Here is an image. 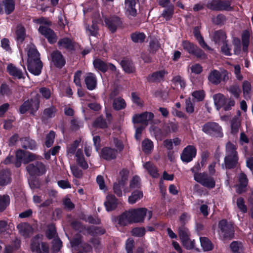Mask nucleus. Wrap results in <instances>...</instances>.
I'll return each instance as SVG.
<instances>
[{
    "label": "nucleus",
    "instance_id": "1",
    "mask_svg": "<svg viewBox=\"0 0 253 253\" xmlns=\"http://www.w3.org/2000/svg\"><path fill=\"white\" fill-rule=\"evenodd\" d=\"M226 156L224 159L226 168L231 169L235 166L238 161L236 148L234 144L229 142L226 144Z\"/></svg>",
    "mask_w": 253,
    "mask_h": 253
},
{
    "label": "nucleus",
    "instance_id": "2",
    "mask_svg": "<svg viewBox=\"0 0 253 253\" xmlns=\"http://www.w3.org/2000/svg\"><path fill=\"white\" fill-rule=\"evenodd\" d=\"M128 212L132 223L143 222L144 217L147 215V214L149 220L152 216V211H148L147 209L144 208L131 209L129 210Z\"/></svg>",
    "mask_w": 253,
    "mask_h": 253
},
{
    "label": "nucleus",
    "instance_id": "3",
    "mask_svg": "<svg viewBox=\"0 0 253 253\" xmlns=\"http://www.w3.org/2000/svg\"><path fill=\"white\" fill-rule=\"evenodd\" d=\"M213 99L217 110L223 107L225 111L229 110L235 105V101L233 100L226 99L221 93L214 94L213 96Z\"/></svg>",
    "mask_w": 253,
    "mask_h": 253
},
{
    "label": "nucleus",
    "instance_id": "4",
    "mask_svg": "<svg viewBox=\"0 0 253 253\" xmlns=\"http://www.w3.org/2000/svg\"><path fill=\"white\" fill-rule=\"evenodd\" d=\"M30 249L35 253H48L49 247L48 245L42 241L39 236L34 237L31 242Z\"/></svg>",
    "mask_w": 253,
    "mask_h": 253
},
{
    "label": "nucleus",
    "instance_id": "5",
    "mask_svg": "<svg viewBox=\"0 0 253 253\" xmlns=\"http://www.w3.org/2000/svg\"><path fill=\"white\" fill-rule=\"evenodd\" d=\"M202 130L206 134L216 137L222 136V128L216 123L208 122L202 127Z\"/></svg>",
    "mask_w": 253,
    "mask_h": 253
},
{
    "label": "nucleus",
    "instance_id": "6",
    "mask_svg": "<svg viewBox=\"0 0 253 253\" xmlns=\"http://www.w3.org/2000/svg\"><path fill=\"white\" fill-rule=\"evenodd\" d=\"M228 72L225 70L219 72L216 70L211 71L209 76L208 80L210 83L214 84H219L221 81H226L228 80Z\"/></svg>",
    "mask_w": 253,
    "mask_h": 253
},
{
    "label": "nucleus",
    "instance_id": "7",
    "mask_svg": "<svg viewBox=\"0 0 253 253\" xmlns=\"http://www.w3.org/2000/svg\"><path fill=\"white\" fill-rule=\"evenodd\" d=\"M195 180L209 189H212L215 187V181L214 178L209 176L207 173H205L203 174H198L195 177Z\"/></svg>",
    "mask_w": 253,
    "mask_h": 253
},
{
    "label": "nucleus",
    "instance_id": "8",
    "mask_svg": "<svg viewBox=\"0 0 253 253\" xmlns=\"http://www.w3.org/2000/svg\"><path fill=\"white\" fill-rule=\"evenodd\" d=\"M183 48L189 53L193 54L197 57L205 58L206 54L198 47L188 41H185L182 42Z\"/></svg>",
    "mask_w": 253,
    "mask_h": 253
},
{
    "label": "nucleus",
    "instance_id": "9",
    "mask_svg": "<svg viewBox=\"0 0 253 253\" xmlns=\"http://www.w3.org/2000/svg\"><path fill=\"white\" fill-rule=\"evenodd\" d=\"M27 170L31 175H42L46 171L45 166L41 162H37L35 165L33 164L29 165L27 167Z\"/></svg>",
    "mask_w": 253,
    "mask_h": 253
},
{
    "label": "nucleus",
    "instance_id": "10",
    "mask_svg": "<svg viewBox=\"0 0 253 253\" xmlns=\"http://www.w3.org/2000/svg\"><path fill=\"white\" fill-rule=\"evenodd\" d=\"M154 118V114L150 112H144L140 114H136L132 118V122L134 124L141 123L145 126L147 125L149 121H151Z\"/></svg>",
    "mask_w": 253,
    "mask_h": 253
},
{
    "label": "nucleus",
    "instance_id": "11",
    "mask_svg": "<svg viewBox=\"0 0 253 253\" xmlns=\"http://www.w3.org/2000/svg\"><path fill=\"white\" fill-rule=\"evenodd\" d=\"M196 155V149L195 147L192 145H188L185 147L181 155V160L186 163L191 162Z\"/></svg>",
    "mask_w": 253,
    "mask_h": 253
},
{
    "label": "nucleus",
    "instance_id": "12",
    "mask_svg": "<svg viewBox=\"0 0 253 253\" xmlns=\"http://www.w3.org/2000/svg\"><path fill=\"white\" fill-rule=\"evenodd\" d=\"M218 227L225 237L232 238L233 237V226L231 224H228L226 220H221L219 222Z\"/></svg>",
    "mask_w": 253,
    "mask_h": 253
},
{
    "label": "nucleus",
    "instance_id": "13",
    "mask_svg": "<svg viewBox=\"0 0 253 253\" xmlns=\"http://www.w3.org/2000/svg\"><path fill=\"white\" fill-rule=\"evenodd\" d=\"M39 32L47 39L48 42L54 43L56 42L57 37L54 31L46 26L41 25L39 28Z\"/></svg>",
    "mask_w": 253,
    "mask_h": 253
},
{
    "label": "nucleus",
    "instance_id": "14",
    "mask_svg": "<svg viewBox=\"0 0 253 253\" xmlns=\"http://www.w3.org/2000/svg\"><path fill=\"white\" fill-rule=\"evenodd\" d=\"M19 233L24 238H28L33 233V229L28 223H20L17 226Z\"/></svg>",
    "mask_w": 253,
    "mask_h": 253
},
{
    "label": "nucleus",
    "instance_id": "15",
    "mask_svg": "<svg viewBox=\"0 0 253 253\" xmlns=\"http://www.w3.org/2000/svg\"><path fill=\"white\" fill-rule=\"evenodd\" d=\"M51 60L52 63L57 67L61 68L65 64V60L62 56L61 53L56 50L51 54Z\"/></svg>",
    "mask_w": 253,
    "mask_h": 253
},
{
    "label": "nucleus",
    "instance_id": "16",
    "mask_svg": "<svg viewBox=\"0 0 253 253\" xmlns=\"http://www.w3.org/2000/svg\"><path fill=\"white\" fill-rule=\"evenodd\" d=\"M27 49L28 63L41 61L39 57V53L36 49L35 45L33 44L29 45Z\"/></svg>",
    "mask_w": 253,
    "mask_h": 253
},
{
    "label": "nucleus",
    "instance_id": "17",
    "mask_svg": "<svg viewBox=\"0 0 253 253\" xmlns=\"http://www.w3.org/2000/svg\"><path fill=\"white\" fill-rule=\"evenodd\" d=\"M238 180L239 184L236 186V192L238 193H241L246 191L248 180L247 175L242 172L239 175Z\"/></svg>",
    "mask_w": 253,
    "mask_h": 253
},
{
    "label": "nucleus",
    "instance_id": "18",
    "mask_svg": "<svg viewBox=\"0 0 253 253\" xmlns=\"http://www.w3.org/2000/svg\"><path fill=\"white\" fill-rule=\"evenodd\" d=\"M4 6L5 12L7 14H10L14 9V3L13 0H0V14L3 13Z\"/></svg>",
    "mask_w": 253,
    "mask_h": 253
},
{
    "label": "nucleus",
    "instance_id": "19",
    "mask_svg": "<svg viewBox=\"0 0 253 253\" xmlns=\"http://www.w3.org/2000/svg\"><path fill=\"white\" fill-rule=\"evenodd\" d=\"M117 199L114 195L109 194L106 196V200L104 203V205L108 211L115 209L117 206Z\"/></svg>",
    "mask_w": 253,
    "mask_h": 253
},
{
    "label": "nucleus",
    "instance_id": "20",
    "mask_svg": "<svg viewBox=\"0 0 253 253\" xmlns=\"http://www.w3.org/2000/svg\"><path fill=\"white\" fill-rule=\"evenodd\" d=\"M126 178H124L119 181L118 183H115L113 186V190L114 193L119 197L123 195L122 189H123L125 193L128 192L129 191L125 188L126 185Z\"/></svg>",
    "mask_w": 253,
    "mask_h": 253
},
{
    "label": "nucleus",
    "instance_id": "21",
    "mask_svg": "<svg viewBox=\"0 0 253 253\" xmlns=\"http://www.w3.org/2000/svg\"><path fill=\"white\" fill-rule=\"evenodd\" d=\"M104 21L109 29L112 32H115L117 27L120 26L121 23L120 19L118 17L105 18Z\"/></svg>",
    "mask_w": 253,
    "mask_h": 253
},
{
    "label": "nucleus",
    "instance_id": "22",
    "mask_svg": "<svg viewBox=\"0 0 253 253\" xmlns=\"http://www.w3.org/2000/svg\"><path fill=\"white\" fill-rule=\"evenodd\" d=\"M42 65L41 61L28 63V69L30 73L39 75L41 72Z\"/></svg>",
    "mask_w": 253,
    "mask_h": 253
},
{
    "label": "nucleus",
    "instance_id": "23",
    "mask_svg": "<svg viewBox=\"0 0 253 253\" xmlns=\"http://www.w3.org/2000/svg\"><path fill=\"white\" fill-rule=\"evenodd\" d=\"M117 151L109 147H105L102 149L100 156L106 160H110L116 158Z\"/></svg>",
    "mask_w": 253,
    "mask_h": 253
},
{
    "label": "nucleus",
    "instance_id": "24",
    "mask_svg": "<svg viewBox=\"0 0 253 253\" xmlns=\"http://www.w3.org/2000/svg\"><path fill=\"white\" fill-rule=\"evenodd\" d=\"M7 71L9 74L15 78L22 79L24 78V75L26 73L24 69V72L13 66L12 64L8 65L7 67Z\"/></svg>",
    "mask_w": 253,
    "mask_h": 253
},
{
    "label": "nucleus",
    "instance_id": "25",
    "mask_svg": "<svg viewBox=\"0 0 253 253\" xmlns=\"http://www.w3.org/2000/svg\"><path fill=\"white\" fill-rule=\"evenodd\" d=\"M58 45L60 49L73 50L75 47V42L69 38H64L59 40Z\"/></svg>",
    "mask_w": 253,
    "mask_h": 253
},
{
    "label": "nucleus",
    "instance_id": "26",
    "mask_svg": "<svg viewBox=\"0 0 253 253\" xmlns=\"http://www.w3.org/2000/svg\"><path fill=\"white\" fill-rule=\"evenodd\" d=\"M135 0H126L125 2V9L126 13L128 15L134 16L136 15L135 9Z\"/></svg>",
    "mask_w": 253,
    "mask_h": 253
},
{
    "label": "nucleus",
    "instance_id": "27",
    "mask_svg": "<svg viewBox=\"0 0 253 253\" xmlns=\"http://www.w3.org/2000/svg\"><path fill=\"white\" fill-rule=\"evenodd\" d=\"M84 81L86 87L89 90H93L96 87L97 80L93 74L91 73H88L84 79Z\"/></svg>",
    "mask_w": 253,
    "mask_h": 253
},
{
    "label": "nucleus",
    "instance_id": "28",
    "mask_svg": "<svg viewBox=\"0 0 253 253\" xmlns=\"http://www.w3.org/2000/svg\"><path fill=\"white\" fill-rule=\"evenodd\" d=\"M167 74V73L164 70L156 72L150 75L147 79L151 82H160L164 80V77Z\"/></svg>",
    "mask_w": 253,
    "mask_h": 253
},
{
    "label": "nucleus",
    "instance_id": "29",
    "mask_svg": "<svg viewBox=\"0 0 253 253\" xmlns=\"http://www.w3.org/2000/svg\"><path fill=\"white\" fill-rule=\"evenodd\" d=\"M174 88L178 90H183L185 87V82L183 78L179 76L174 77L172 80Z\"/></svg>",
    "mask_w": 253,
    "mask_h": 253
},
{
    "label": "nucleus",
    "instance_id": "30",
    "mask_svg": "<svg viewBox=\"0 0 253 253\" xmlns=\"http://www.w3.org/2000/svg\"><path fill=\"white\" fill-rule=\"evenodd\" d=\"M116 221L120 225L125 226L128 224L132 223L128 211H126L118 216Z\"/></svg>",
    "mask_w": 253,
    "mask_h": 253
},
{
    "label": "nucleus",
    "instance_id": "31",
    "mask_svg": "<svg viewBox=\"0 0 253 253\" xmlns=\"http://www.w3.org/2000/svg\"><path fill=\"white\" fill-rule=\"evenodd\" d=\"M143 196V192L140 190L134 191L128 197V202L130 204H134L142 198Z\"/></svg>",
    "mask_w": 253,
    "mask_h": 253
},
{
    "label": "nucleus",
    "instance_id": "32",
    "mask_svg": "<svg viewBox=\"0 0 253 253\" xmlns=\"http://www.w3.org/2000/svg\"><path fill=\"white\" fill-rule=\"evenodd\" d=\"M121 64L123 70L126 73H132L135 71L133 63L128 60H123L121 62Z\"/></svg>",
    "mask_w": 253,
    "mask_h": 253
},
{
    "label": "nucleus",
    "instance_id": "33",
    "mask_svg": "<svg viewBox=\"0 0 253 253\" xmlns=\"http://www.w3.org/2000/svg\"><path fill=\"white\" fill-rule=\"evenodd\" d=\"M56 112L57 110L55 106L51 105L44 109L42 117L46 119L53 118L55 116Z\"/></svg>",
    "mask_w": 253,
    "mask_h": 253
},
{
    "label": "nucleus",
    "instance_id": "34",
    "mask_svg": "<svg viewBox=\"0 0 253 253\" xmlns=\"http://www.w3.org/2000/svg\"><path fill=\"white\" fill-rule=\"evenodd\" d=\"M76 157L77 158V162L82 168L86 169L88 168V164L84 160L83 151L82 150L79 149L76 153Z\"/></svg>",
    "mask_w": 253,
    "mask_h": 253
},
{
    "label": "nucleus",
    "instance_id": "35",
    "mask_svg": "<svg viewBox=\"0 0 253 253\" xmlns=\"http://www.w3.org/2000/svg\"><path fill=\"white\" fill-rule=\"evenodd\" d=\"M226 39V36L224 32L222 31H218L214 33L213 39L215 43H225Z\"/></svg>",
    "mask_w": 253,
    "mask_h": 253
},
{
    "label": "nucleus",
    "instance_id": "36",
    "mask_svg": "<svg viewBox=\"0 0 253 253\" xmlns=\"http://www.w3.org/2000/svg\"><path fill=\"white\" fill-rule=\"evenodd\" d=\"M168 5L169 6L163 10L161 14V17H163L166 21L170 20L174 13L173 5L172 4Z\"/></svg>",
    "mask_w": 253,
    "mask_h": 253
},
{
    "label": "nucleus",
    "instance_id": "37",
    "mask_svg": "<svg viewBox=\"0 0 253 253\" xmlns=\"http://www.w3.org/2000/svg\"><path fill=\"white\" fill-rule=\"evenodd\" d=\"M10 182V173L7 170L0 172V185L4 186Z\"/></svg>",
    "mask_w": 253,
    "mask_h": 253
},
{
    "label": "nucleus",
    "instance_id": "38",
    "mask_svg": "<svg viewBox=\"0 0 253 253\" xmlns=\"http://www.w3.org/2000/svg\"><path fill=\"white\" fill-rule=\"evenodd\" d=\"M154 145L153 142L149 139H145L142 142V148L145 153H150L153 150Z\"/></svg>",
    "mask_w": 253,
    "mask_h": 253
},
{
    "label": "nucleus",
    "instance_id": "39",
    "mask_svg": "<svg viewBox=\"0 0 253 253\" xmlns=\"http://www.w3.org/2000/svg\"><path fill=\"white\" fill-rule=\"evenodd\" d=\"M230 248L232 253H243V247L240 242H232L230 245Z\"/></svg>",
    "mask_w": 253,
    "mask_h": 253
},
{
    "label": "nucleus",
    "instance_id": "40",
    "mask_svg": "<svg viewBox=\"0 0 253 253\" xmlns=\"http://www.w3.org/2000/svg\"><path fill=\"white\" fill-rule=\"evenodd\" d=\"M144 168L146 169L150 174L153 177H158L159 174L155 167L151 163L148 162L144 165Z\"/></svg>",
    "mask_w": 253,
    "mask_h": 253
},
{
    "label": "nucleus",
    "instance_id": "41",
    "mask_svg": "<svg viewBox=\"0 0 253 253\" xmlns=\"http://www.w3.org/2000/svg\"><path fill=\"white\" fill-rule=\"evenodd\" d=\"M113 106L114 109L120 110L124 109L126 107V103L123 98L118 97L114 100Z\"/></svg>",
    "mask_w": 253,
    "mask_h": 253
},
{
    "label": "nucleus",
    "instance_id": "42",
    "mask_svg": "<svg viewBox=\"0 0 253 253\" xmlns=\"http://www.w3.org/2000/svg\"><path fill=\"white\" fill-rule=\"evenodd\" d=\"M201 245L205 251L211 250L213 249V245L211 242L206 237H203L200 238Z\"/></svg>",
    "mask_w": 253,
    "mask_h": 253
},
{
    "label": "nucleus",
    "instance_id": "43",
    "mask_svg": "<svg viewBox=\"0 0 253 253\" xmlns=\"http://www.w3.org/2000/svg\"><path fill=\"white\" fill-rule=\"evenodd\" d=\"M93 65L95 68L103 72H106L108 70V64H106L99 59H96L94 60Z\"/></svg>",
    "mask_w": 253,
    "mask_h": 253
},
{
    "label": "nucleus",
    "instance_id": "44",
    "mask_svg": "<svg viewBox=\"0 0 253 253\" xmlns=\"http://www.w3.org/2000/svg\"><path fill=\"white\" fill-rule=\"evenodd\" d=\"M22 146L25 149H34L36 144L35 141L29 138H24L21 140Z\"/></svg>",
    "mask_w": 253,
    "mask_h": 253
},
{
    "label": "nucleus",
    "instance_id": "45",
    "mask_svg": "<svg viewBox=\"0 0 253 253\" xmlns=\"http://www.w3.org/2000/svg\"><path fill=\"white\" fill-rule=\"evenodd\" d=\"M250 33L248 31H245L242 34V40L243 43L242 50L244 52H247L249 43Z\"/></svg>",
    "mask_w": 253,
    "mask_h": 253
},
{
    "label": "nucleus",
    "instance_id": "46",
    "mask_svg": "<svg viewBox=\"0 0 253 253\" xmlns=\"http://www.w3.org/2000/svg\"><path fill=\"white\" fill-rule=\"evenodd\" d=\"M146 36L143 33L135 32L131 35L132 41L136 43H141L144 41Z\"/></svg>",
    "mask_w": 253,
    "mask_h": 253
},
{
    "label": "nucleus",
    "instance_id": "47",
    "mask_svg": "<svg viewBox=\"0 0 253 253\" xmlns=\"http://www.w3.org/2000/svg\"><path fill=\"white\" fill-rule=\"evenodd\" d=\"M165 135L169 133L175 132L178 130V125L174 123L170 122L164 126Z\"/></svg>",
    "mask_w": 253,
    "mask_h": 253
},
{
    "label": "nucleus",
    "instance_id": "48",
    "mask_svg": "<svg viewBox=\"0 0 253 253\" xmlns=\"http://www.w3.org/2000/svg\"><path fill=\"white\" fill-rule=\"evenodd\" d=\"M10 198L9 196L4 195L0 196V211H2L9 205Z\"/></svg>",
    "mask_w": 253,
    "mask_h": 253
},
{
    "label": "nucleus",
    "instance_id": "49",
    "mask_svg": "<svg viewBox=\"0 0 253 253\" xmlns=\"http://www.w3.org/2000/svg\"><path fill=\"white\" fill-rule=\"evenodd\" d=\"M26 153H24L22 150H18L16 154V162L15 163V166L19 167L21 166V163H24V160L26 158Z\"/></svg>",
    "mask_w": 253,
    "mask_h": 253
},
{
    "label": "nucleus",
    "instance_id": "50",
    "mask_svg": "<svg viewBox=\"0 0 253 253\" xmlns=\"http://www.w3.org/2000/svg\"><path fill=\"white\" fill-rule=\"evenodd\" d=\"M194 34L201 47H202L203 48H206L208 50L211 49V48L204 42L203 38L201 37L199 31L196 28L194 29Z\"/></svg>",
    "mask_w": 253,
    "mask_h": 253
},
{
    "label": "nucleus",
    "instance_id": "51",
    "mask_svg": "<svg viewBox=\"0 0 253 253\" xmlns=\"http://www.w3.org/2000/svg\"><path fill=\"white\" fill-rule=\"evenodd\" d=\"M109 124L110 123H108L107 120H104L101 117H99L94 122L93 125L95 127L105 128L108 127Z\"/></svg>",
    "mask_w": 253,
    "mask_h": 253
},
{
    "label": "nucleus",
    "instance_id": "52",
    "mask_svg": "<svg viewBox=\"0 0 253 253\" xmlns=\"http://www.w3.org/2000/svg\"><path fill=\"white\" fill-rule=\"evenodd\" d=\"M240 126V121L239 118L234 117L231 121V132L232 133H236L239 130V128Z\"/></svg>",
    "mask_w": 253,
    "mask_h": 253
},
{
    "label": "nucleus",
    "instance_id": "53",
    "mask_svg": "<svg viewBox=\"0 0 253 253\" xmlns=\"http://www.w3.org/2000/svg\"><path fill=\"white\" fill-rule=\"evenodd\" d=\"M25 36V30L23 27L19 26L17 27L16 30V38L18 43L22 42Z\"/></svg>",
    "mask_w": 253,
    "mask_h": 253
},
{
    "label": "nucleus",
    "instance_id": "54",
    "mask_svg": "<svg viewBox=\"0 0 253 253\" xmlns=\"http://www.w3.org/2000/svg\"><path fill=\"white\" fill-rule=\"evenodd\" d=\"M178 234L181 242L189 238V232L188 229L184 226L179 228Z\"/></svg>",
    "mask_w": 253,
    "mask_h": 253
},
{
    "label": "nucleus",
    "instance_id": "55",
    "mask_svg": "<svg viewBox=\"0 0 253 253\" xmlns=\"http://www.w3.org/2000/svg\"><path fill=\"white\" fill-rule=\"evenodd\" d=\"M29 101H30V113L34 114L39 109L40 101L38 99H32Z\"/></svg>",
    "mask_w": 253,
    "mask_h": 253
},
{
    "label": "nucleus",
    "instance_id": "56",
    "mask_svg": "<svg viewBox=\"0 0 253 253\" xmlns=\"http://www.w3.org/2000/svg\"><path fill=\"white\" fill-rule=\"evenodd\" d=\"M234 52L235 54H239L241 52V41L239 39L234 38L233 40Z\"/></svg>",
    "mask_w": 253,
    "mask_h": 253
},
{
    "label": "nucleus",
    "instance_id": "57",
    "mask_svg": "<svg viewBox=\"0 0 253 253\" xmlns=\"http://www.w3.org/2000/svg\"><path fill=\"white\" fill-rule=\"evenodd\" d=\"M145 232L146 230L144 227H136L133 228L131 231L132 236L138 237L144 236Z\"/></svg>",
    "mask_w": 253,
    "mask_h": 253
},
{
    "label": "nucleus",
    "instance_id": "58",
    "mask_svg": "<svg viewBox=\"0 0 253 253\" xmlns=\"http://www.w3.org/2000/svg\"><path fill=\"white\" fill-rule=\"evenodd\" d=\"M243 90L244 97H249L251 90V84L249 82L246 81L243 84Z\"/></svg>",
    "mask_w": 253,
    "mask_h": 253
},
{
    "label": "nucleus",
    "instance_id": "59",
    "mask_svg": "<svg viewBox=\"0 0 253 253\" xmlns=\"http://www.w3.org/2000/svg\"><path fill=\"white\" fill-rule=\"evenodd\" d=\"M54 138L55 133L53 131H50L46 136L45 144L47 147H50L52 145Z\"/></svg>",
    "mask_w": 253,
    "mask_h": 253
},
{
    "label": "nucleus",
    "instance_id": "60",
    "mask_svg": "<svg viewBox=\"0 0 253 253\" xmlns=\"http://www.w3.org/2000/svg\"><path fill=\"white\" fill-rule=\"evenodd\" d=\"M236 204L237 207L241 211L246 213L247 211V207L245 204V201L243 198L240 197L237 199Z\"/></svg>",
    "mask_w": 253,
    "mask_h": 253
},
{
    "label": "nucleus",
    "instance_id": "61",
    "mask_svg": "<svg viewBox=\"0 0 253 253\" xmlns=\"http://www.w3.org/2000/svg\"><path fill=\"white\" fill-rule=\"evenodd\" d=\"M86 30L87 34L93 36H96L98 33V27L94 22L93 21L92 25L91 26L86 27Z\"/></svg>",
    "mask_w": 253,
    "mask_h": 253
},
{
    "label": "nucleus",
    "instance_id": "62",
    "mask_svg": "<svg viewBox=\"0 0 253 253\" xmlns=\"http://www.w3.org/2000/svg\"><path fill=\"white\" fill-rule=\"evenodd\" d=\"M219 10H231L232 8L231 4L228 0H219Z\"/></svg>",
    "mask_w": 253,
    "mask_h": 253
},
{
    "label": "nucleus",
    "instance_id": "63",
    "mask_svg": "<svg viewBox=\"0 0 253 253\" xmlns=\"http://www.w3.org/2000/svg\"><path fill=\"white\" fill-rule=\"evenodd\" d=\"M219 0H212L209 1L207 4V6L212 10H219Z\"/></svg>",
    "mask_w": 253,
    "mask_h": 253
},
{
    "label": "nucleus",
    "instance_id": "64",
    "mask_svg": "<svg viewBox=\"0 0 253 253\" xmlns=\"http://www.w3.org/2000/svg\"><path fill=\"white\" fill-rule=\"evenodd\" d=\"M134 241L132 238H128L126 243V249L127 253H132L134 246Z\"/></svg>",
    "mask_w": 253,
    "mask_h": 253
}]
</instances>
